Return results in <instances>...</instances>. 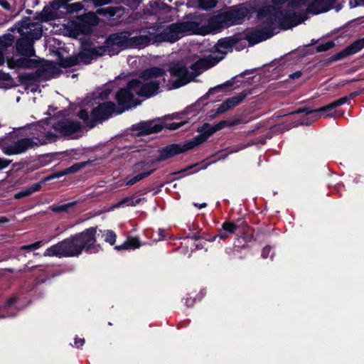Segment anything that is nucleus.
<instances>
[{
    "instance_id": "1",
    "label": "nucleus",
    "mask_w": 364,
    "mask_h": 364,
    "mask_svg": "<svg viewBox=\"0 0 364 364\" xmlns=\"http://www.w3.org/2000/svg\"><path fill=\"white\" fill-rule=\"evenodd\" d=\"M97 226L87 228L49 247L46 250L44 256L75 257L83 252L87 254L98 253L102 248L97 243Z\"/></svg>"
},
{
    "instance_id": "2",
    "label": "nucleus",
    "mask_w": 364,
    "mask_h": 364,
    "mask_svg": "<svg viewBox=\"0 0 364 364\" xmlns=\"http://www.w3.org/2000/svg\"><path fill=\"white\" fill-rule=\"evenodd\" d=\"M198 26V23L196 21H177L168 25L159 32V26H152L151 34L153 36V44L164 42L174 43L182 37L183 33L194 32Z\"/></svg>"
},
{
    "instance_id": "3",
    "label": "nucleus",
    "mask_w": 364,
    "mask_h": 364,
    "mask_svg": "<svg viewBox=\"0 0 364 364\" xmlns=\"http://www.w3.org/2000/svg\"><path fill=\"white\" fill-rule=\"evenodd\" d=\"M140 84L141 81L139 79H132L125 87L118 90L115 94V100L117 102L116 114H120L138 105L132 91L136 90Z\"/></svg>"
},
{
    "instance_id": "4",
    "label": "nucleus",
    "mask_w": 364,
    "mask_h": 364,
    "mask_svg": "<svg viewBox=\"0 0 364 364\" xmlns=\"http://www.w3.org/2000/svg\"><path fill=\"white\" fill-rule=\"evenodd\" d=\"M186 122H171V123H155V120L141 121L137 124H133L132 130L137 131L138 136H146L151 134L160 132L166 128L169 130H176L183 126Z\"/></svg>"
},
{
    "instance_id": "5",
    "label": "nucleus",
    "mask_w": 364,
    "mask_h": 364,
    "mask_svg": "<svg viewBox=\"0 0 364 364\" xmlns=\"http://www.w3.org/2000/svg\"><path fill=\"white\" fill-rule=\"evenodd\" d=\"M35 72L18 75V81L22 85H31L41 80H47L53 77V74L60 73L59 69L54 65L48 67L36 68Z\"/></svg>"
},
{
    "instance_id": "6",
    "label": "nucleus",
    "mask_w": 364,
    "mask_h": 364,
    "mask_svg": "<svg viewBox=\"0 0 364 364\" xmlns=\"http://www.w3.org/2000/svg\"><path fill=\"white\" fill-rule=\"evenodd\" d=\"M116 114V105L112 101H107L100 103L94 107L91 112V121L88 122L89 128L95 127L97 123H102L112 117V114Z\"/></svg>"
},
{
    "instance_id": "7",
    "label": "nucleus",
    "mask_w": 364,
    "mask_h": 364,
    "mask_svg": "<svg viewBox=\"0 0 364 364\" xmlns=\"http://www.w3.org/2000/svg\"><path fill=\"white\" fill-rule=\"evenodd\" d=\"M100 18L97 14L90 11L78 16V21L73 26L72 31L76 36L90 35L93 27L98 25Z\"/></svg>"
},
{
    "instance_id": "8",
    "label": "nucleus",
    "mask_w": 364,
    "mask_h": 364,
    "mask_svg": "<svg viewBox=\"0 0 364 364\" xmlns=\"http://www.w3.org/2000/svg\"><path fill=\"white\" fill-rule=\"evenodd\" d=\"M131 32L122 31L109 34L106 38V44L111 50V54L117 55L122 50L129 48V36Z\"/></svg>"
},
{
    "instance_id": "9",
    "label": "nucleus",
    "mask_w": 364,
    "mask_h": 364,
    "mask_svg": "<svg viewBox=\"0 0 364 364\" xmlns=\"http://www.w3.org/2000/svg\"><path fill=\"white\" fill-rule=\"evenodd\" d=\"M168 72L171 77H176L173 87L178 88L191 82L190 72L183 61H173L168 65Z\"/></svg>"
},
{
    "instance_id": "10",
    "label": "nucleus",
    "mask_w": 364,
    "mask_h": 364,
    "mask_svg": "<svg viewBox=\"0 0 364 364\" xmlns=\"http://www.w3.org/2000/svg\"><path fill=\"white\" fill-rule=\"evenodd\" d=\"M30 262H28L24 267L23 269L20 270L23 272L33 273L34 275H38L36 278L27 286V291L28 292L37 293L38 287L44 284L48 279V274L46 273L45 269L48 267L47 265H35L29 267Z\"/></svg>"
},
{
    "instance_id": "11",
    "label": "nucleus",
    "mask_w": 364,
    "mask_h": 364,
    "mask_svg": "<svg viewBox=\"0 0 364 364\" xmlns=\"http://www.w3.org/2000/svg\"><path fill=\"white\" fill-rule=\"evenodd\" d=\"M306 19L305 15L297 14L292 10H279L278 26L287 31L298 26Z\"/></svg>"
},
{
    "instance_id": "12",
    "label": "nucleus",
    "mask_w": 364,
    "mask_h": 364,
    "mask_svg": "<svg viewBox=\"0 0 364 364\" xmlns=\"http://www.w3.org/2000/svg\"><path fill=\"white\" fill-rule=\"evenodd\" d=\"M39 144L32 138L24 137L14 141L11 145L4 148L3 152L8 156L21 154L27 150L38 146Z\"/></svg>"
},
{
    "instance_id": "13",
    "label": "nucleus",
    "mask_w": 364,
    "mask_h": 364,
    "mask_svg": "<svg viewBox=\"0 0 364 364\" xmlns=\"http://www.w3.org/2000/svg\"><path fill=\"white\" fill-rule=\"evenodd\" d=\"M363 48H364V38H358L356 41L351 43L346 48L343 49L341 51L327 58L323 65H328L333 62L343 60L350 55L358 53Z\"/></svg>"
},
{
    "instance_id": "14",
    "label": "nucleus",
    "mask_w": 364,
    "mask_h": 364,
    "mask_svg": "<svg viewBox=\"0 0 364 364\" xmlns=\"http://www.w3.org/2000/svg\"><path fill=\"white\" fill-rule=\"evenodd\" d=\"M363 48H364V38H358L356 41L351 43L346 48L343 49L341 51L327 58L323 65H328L333 62L343 60L350 55L358 53Z\"/></svg>"
},
{
    "instance_id": "15",
    "label": "nucleus",
    "mask_w": 364,
    "mask_h": 364,
    "mask_svg": "<svg viewBox=\"0 0 364 364\" xmlns=\"http://www.w3.org/2000/svg\"><path fill=\"white\" fill-rule=\"evenodd\" d=\"M247 14L248 10L247 8L237 6H230L228 10L221 12L226 26L241 23Z\"/></svg>"
},
{
    "instance_id": "16",
    "label": "nucleus",
    "mask_w": 364,
    "mask_h": 364,
    "mask_svg": "<svg viewBox=\"0 0 364 364\" xmlns=\"http://www.w3.org/2000/svg\"><path fill=\"white\" fill-rule=\"evenodd\" d=\"M223 60L222 57H215V55H209L205 58L198 59L196 62L193 63L190 68L193 72L190 73L191 81L196 76L201 74L203 70H208L213 68Z\"/></svg>"
},
{
    "instance_id": "17",
    "label": "nucleus",
    "mask_w": 364,
    "mask_h": 364,
    "mask_svg": "<svg viewBox=\"0 0 364 364\" xmlns=\"http://www.w3.org/2000/svg\"><path fill=\"white\" fill-rule=\"evenodd\" d=\"M53 128L63 136H71L81 130L82 124L70 119H62L55 122Z\"/></svg>"
},
{
    "instance_id": "18",
    "label": "nucleus",
    "mask_w": 364,
    "mask_h": 364,
    "mask_svg": "<svg viewBox=\"0 0 364 364\" xmlns=\"http://www.w3.org/2000/svg\"><path fill=\"white\" fill-rule=\"evenodd\" d=\"M258 17L264 18V28H271L272 31H275V24L276 23H279V10L274 6L267 5L259 9Z\"/></svg>"
},
{
    "instance_id": "19",
    "label": "nucleus",
    "mask_w": 364,
    "mask_h": 364,
    "mask_svg": "<svg viewBox=\"0 0 364 364\" xmlns=\"http://www.w3.org/2000/svg\"><path fill=\"white\" fill-rule=\"evenodd\" d=\"M335 109V107L333 102H331L325 106H323L318 109H311V107H300L296 110L294 111L292 114H301L304 113L305 115H311L309 118L304 119L301 124L305 125H309L312 122H315L320 117L319 113L323 112H328Z\"/></svg>"
},
{
    "instance_id": "20",
    "label": "nucleus",
    "mask_w": 364,
    "mask_h": 364,
    "mask_svg": "<svg viewBox=\"0 0 364 364\" xmlns=\"http://www.w3.org/2000/svg\"><path fill=\"white\" fill-rule=\"evenodd\" d=\"M91 43L90 42L84 43L82 45L81 55L85 57L87 60L91 61V60L96 59L98 57L103 56L106 53L110 56L114 55L111 54V50L109 46L106 44V41L103 46H95L90 48Z\"/></svg>"
},
{
    "instance_id": "21",
    "label": "nucleus",
    "mask_w": 364,
    "mask_h": 364,
    "mask_svg": "<svg viewBox=\"0 0 364 364\" xmlns=\"http://www.w3.org/2000/svg\"><path fill=\"white\" fill-rule=\"evenodd\" d=\"M241 39L240 33L219 39L215 45V53L213 55H215V56L218 58L223 56V59L228 53L226 50H232V47L235 46Z\"/></svg>"
},
{
    "instance_id": "22",
    "label": "nucleus",
    "mask_w": 364,
    "mask_h": 364,
    "mask_svg": "<svg viewBox=\"0 0 364 364\" xmlns=\"http://www.w3.org/2000/svg\"><path fill=\"white\" fill-rule=\"evenodd\" d=\"M276 33L277 32L272 31V28H264L263 26L247 32L245 35L244 39L247 40L250 45L253 46L270 38Z\"/></svg>"
},
{
    "instance_id": "23",
    "label": "nucleus",
    "mask_w": 364,
    "mask_h": 364,
    "mask_svg": "<svg viewBox=\"0 0 364 364\" xmlns=\"http://www.w3.org/2000/svg\"><path fill=\"white\" fill-rule=\"evenodd\" d=\"M248 93L245 91L240 92L239 95L229 97L224 100L215 110H211V112H214V114H211L210 117L214 118L217 115L222 114L230 109L240 105L245 98L247 96Z\"/></svg>"
},
{
    "instance_id": "24",
    "label": "nucleus",
    "mask_w": 364,
    "mask_h": 364,
    "mask_svg": "<svg viewBox=\"0 0 364 364\" xmlns=\"http://www.w3.org/2000/svg\"><path fill=\"white\" fill-rule=\"evenodd\" d=\"M186 152L187 151L183 144H170L158 150V160L164 161Z\"/></svg>"
},
{
    "instance_id": "25",
    "label": "nucleus",
    "mask_w": 364,
    "mask_h": 364,
    "mask_svg": "<svg viewBox=\"0 0 364 364\" xmlns=\"http://www.w3.org/2000/svg\"><path fill=\"white\" fill-rule=\"evenodd\" d=\"M7 65L9 68H36L39 66V61L31 59V57L22 56L15 59L14 57H6Z\"/></svg>"
},
{
    "instance_id": "26",
    "label": "nucleus",
    "mask_w": 364,
    "mask_h": 364,
    "mask_svg": "<svg viewBox=\"0 0 364 364\" xmlns=\"http://www.w3.org/2000/svg\"><path fill=\"white\" fill-rule=\"evenodd\" d=\"M141 31L143 35L129 36V48L145 47L153 44V36L150 34L151 33V26L146 27Z\"/></svg>"
},
{
    "instance_id": "27",
    "label": "nucleus",
    "mask_w": 364,
    "mask_h": 364,
    "mask_svg": "<svg viewBox=\"0 0 364 364\" xmlns=\"http://www.w3.org/2000/svg\"><path fill=\"white\" fill-rule=\"evenodd\" d=\"M15 48L17 54L21 56L32 57L36 55L33 41L29 37L18 38L16 42Z\"/></svg>"
},
{
    "instance_id": "28",
    "label": "nucleus",
    "mask_w": 364,
    "mask_h": 364,
    "mask_svg": "<svg viewBox=\"0 0 364 364\" xmlns=\"http://www.w3.org/2000/svg\"><path fill=\"white\" fill-rule=\"evenodd\" d=\"M80 54L81 50L75 55L64 57L62 53H58L57 56L59 66L63 68H69L78 65L80 63H83L86 65L89 64L90 60H87L85 57L82 56Z\"/></svg>"
},
{
    "instance_id": "29",
    "label": "nucleus",
    "mask_w": 364,
    "mask_h": 364,
    "mask_svg": "<svg viewBox=\"0 0 364 364\" xmlns=\"http://www.w3.org/2000/svg\"><path fill=\"white\" fill-rule=\"evenodd\" d=\"M335 0H313L307 6L306 13L317 15L333 8Z\"/></svg>"
},
{
    "instance_id": "30",
    "label": "nucleus",
    "mask_w": 364,
    "mask_h": 364,
    "mask_svg": "<svg viewBox=\"0 0 364 364\" xmlns=\"http://www.w3.org/2000/svg\"><path fill=\"white\" fill-rule=\"evenodd\" d=\"M160 82L158 80L151 81L146 83H142L139 85L138 89L135 90L140 97H150L154 95L159 89Z\"/></svg>"
},
{
    "instance_id": "31",
    "label": "nucleus",
    "mask_w": 364,
    "mask_h": 364,
    "mask_svg": "<svg viewBox=\"0 0 364 364\" xmlns=\"http://www.w3.org/2000/svg\"><path fill=\"white\" fill-rule=\"evenodd\" d=\"M14 41L15 37L11 33H6L0 36V65H4L6 61V52L9 48H14Z\"/></svg>"
},
{
    "instance_id": "32",
    "label": "nucleus",
    "mask_w": 364,
    "mask_h": 364,
    "mask_svg": "<svg viewBox=\"0 0 364 364\" xmlns=\"http://www.w3.org/2000/svg\"><path fill=\"white\" fill-rule=\"evenodd\" d=\"M90 163L89 161H83L80 163H76L70 166V167L65 168L64 170L61 171H58L54 173H52L48 176V178L47 179H55L58 178L61 176L70 174V173H75L79 171L82 168H85L88 164Z\"/></svg>"
},
{
    "instance_id": "33",
    "label": "nucleus",
    "mask_w": 364,
    "mask_h": 364,
    "mask_svg": "<svg viewBox=\"0 0 364 364\" xmlns=\"http://www.w3.org/2000/svg\"><path fill=\"white\" fill-rule=\"evenodd\" d=\"M166 75L164 68L159 67H151L144 70L140 75V78L144 80H148L151 78L163 77Z\"/></svg>"
},
{
    "instance_id": "34",
    "label": "nucleus",
    "mask_w": 364,
    "mask_h": 364,
    "mask_svg": "<svg viewBox=\"0 0 364 364\" xmlns=\"http://www.w3.org/2000/svg\"><path fill=\"white\" fill-rule=\"evenodd\" d=\"M141 245V240L137 237L129 236L127 240L120 245H116L114 250H135L140 247Z\"/></svg>"
},
{
    "instance_id": "35",
    "label": "nucleus",
    "mask_w": 364,
    "mask_h": 364,
    "mask_svg": "<svg viewBox=\"0 0 364 364\" xmlns=\"http://www.w3.org/2000/svg\"><path fill=\"white\" fill-rule=\"evenodd\" d=\"M143 200V198H136L135 194L124 197L122 199H121L118 203L114 204L112 205V209L114 208H119L121 207H123L124 205L127 206H136V205L139 204L141 201Z\"/></svg>"
},
{
    "instance_id": "36",
    "label": "nucleus",
    "mask_w": 364,
    "mask_h": 364,
    "mask_svg": "<svg viewBox=\"0 0 364 364\" xmlns=\"http://www.w3.org/2000/svg\"><path fill=\"white\" fill-rule=\"evenodd\" d=\"M208 26L212 31L220 30V28L226 26L225 24L224 18L221 13L211 16L208 19Z\"/></svg>"
},
{
    "instance_id": "37",
    "label": "nucleus",
    "mask_w": 364,
    "mask_h": 364,
    "mask_svg": "<svg viewBox=\"0 0 364 364\" xmlns=\"http://www.w3.org/2000/svg\"><path fill=\"white\" fill-rule=\"evenodd\" d=\"M208 140V138L205 137L202 133H200V134L196 135L191 140L186 141L184 143V146L186 149V151H188L196 146L202 144L205 141Z\"/></svg>"
},
{
    "instance_id": "38",
    "label": "nucleus",
    "mask_w": 364,
    "mask_h": 364,
    "mask_svg": "<svg viewBox=\"0 0 364 364\" xmlns=\"http://www.w3.org/2000/svg\"><path fill=\"white\" fill-rule=\"evenodd\" d=\"M150 7L151 8L153 13H157L159 11H164L166 14L171 13L173 8L166 3L160 2L158 1H151L149 2Z\"/></svg>"
},
{
    "instance_id": "39",
    "label": "nucleus",
    "mask_w": 364,
    "mask_h": 364,
    "mask_svg": "<svg viewBox=\"0 0 364 364\" xmlns=\"http://www.w3.org/2000/svg\"><path fill=\"white\" fill-rule=\"evenodd\" d=\"M241 123H242V120L239 118H237V119H233L221 120L218 123L215 124L214 125L218 132L225 127H232L238 125Z\"/></svg>"
},
{
    "instance_id": "40",
    "label": "nucleus",
    "mask_w": 364,
    "mask_h": 364,
    "mask_svg": "<svg viewBox=\"0 0 364 364\" xmlns=\"http://www.w3.org/2000/svg\"><path fill=\"white\" fill-rule=\"evenodd\" d=\"M76 204V201H73L70 203H63L60 205L53 204L51 206H50V208L51 211L55 213H60L67 212L70 208L75 206Z\"/></svg>"
},
{
    "instance_id": "41",
    "label": "nucleus",
    "mask_w": 364,
    "mask_h": 364,
    "mask_svg": "<svg viewBox=\"0 0 364 364\" xmlns=\"http://www.w3.org/2000/svg\"><path fill=\"white\" fill-rule=\"evenodd\" d=\"M198 132L202 133L206 138H209L215 132H217L215 125H211L209 123H204L200 127L197 129Z\"/></svg>"
},
{
    "instance_id": "42",
    "label": "nucleus",
    "mask_w": 364,
    "mask_h": 364,
    "mask_svg": "<svg viewBox=\"0 0 364 364\" xmlns=\"http://www.w3.org/2000/svg\"><path fill=\"white\" fill-rule=\"evenodd\" d=\"M233 79L234 78H231L230 80H228L224 84H222V85H218L215 87H213V88H210L208 92H206L203 96H202L200 99H199V102H202V101H204V100H206L208 99L209 96L210 95H212L215 90H218V89H222L223 87H230V86H232L233 85Z\"/></svg>"
},
{
    "instance_id": "43",
    "label": "nucleus",
    "mask_w": 364,
    "mask_h": 364,
    "mask_svg": "<svg viewBox=\"0 0 364 364\" xmlns=\"http://www.w3.org/2000/svg\"><path fill=\"white\" fill-rule=\"evenodd\" d=\"M156 171V168L151 169L148 171L141 173L139 174L136 175L135 176L130 178L127 182V186H132L137 183L138 181L142 180L143 178H145L146 177H148L151 174H152Z\"/></svg>"
},
{
    "instance_id": "44",
    "label": "nucleus",
    "mask_w": 364,
    "mask_h": 364,
    "mask_svg": "<svg viewBox=\"0 0 364 364\" xmlns=\"http://www.w3.org/2000/svg\"><path fill=\"white\" fill-rule=\"evenodd\" d=\"M102 233V236L105 237V241L109 243L110 245H114L117 239V234L112 230H105L102 231L100 230Z\"/></svg>"
},
{
    "instance_id": "45",
    "label": "nucleus",
    "mask_w": 364,
    "mask_h": 364,
    "mask_svg": "<svg viewBox=\"0 0 364 364\" xmlns=\"http://www.w3.org/2000/svg\"><path fill=\"white\" fill-rule=\"evenodd\" d=\"M218 4L217 0H200L198 8L203 10H210L216 6Z\"/></svg>"
},
{
    "instance_id": "46",
    "label": "nucleus",
    "mask_w": 364,
    "mask_h": 364,
    "mask_svg": "<svg viewBox=\"0 0 364 364\" xmlns=\"http://www.w3.org/2000/svg\"><path fill=\"white\" fill-rule=\"evenodd\" d=\"M222 230L226 231L228 234H234L237 231V226L233 222L225 221L222 224Z\"/></svg>"
},
{
    "instance_id": "47",
    "label": "nucleus",
    "mask_w": 364,
    "mask_h": 364,
    "mask_svg": "<svg viewBox=\"0 0 364 364\" xmlns=\"http://www.w3.org/2000/svg\"><path fill=\"white\" fill-rule=\"evenodd\" d=\"M235 224L237 226V230H240V233L245 232L246 230H252L247 222L242 218L237 220Z\"/></svg>"
},
{
    "instance_id": "48",
    "label": "nucleus",
    "mask_w": 364,
    "mask_h": 364,
    "mask_svg": "<svg viewBox=\"0 0 364 364\" xmlns=\"http://www.w3.org/2000/svg\"><path fill=\"white\" fill-rule=\"evenodd\" d=\"M335 46V43L332 41H328L324 43H321L316 47L317 53L324 52L330 50Z\"/></svg>"
},
{
    "instance_id": "49",
    "label": "nucleus",
    "mask_w": 364,
    "mask_h": 364,
    "mask_svg": "<svg viewBox=\"0 0 364 364\" xmlns=\"http://www.w3.org/2000/svg\"><path fill=\"white\" fill-rule=\"evenodd\" d=\"M43 138L44 139L43 141H39L38 143L41 144H47L48 142L55 141L58 139V136L55 134L53 133L52 132L48 131L44 134Z\"/></svg>"
},
{
    "instance_id": "50",
    "label": "nucleus",
    "mask_w": 364,
    "mask_h": 364,
    "mask_svg": "<svg viewBox=\"0 0 364 364\" xmlns=\"http://www.w3.org/2000/svg\"><path fill=\"white\" fill-rule=\"evenodd\" d=\"M77 115L79 118L83 120L86 125L88 127V124H90L88 122L91 121V117L88 112L86 109H81L78 112Z\"/></svg>"
},
{
    "instance_id": "51",
    "label": "nucleus",
    "mask_w": 364,
    "mask_h": 364,
    "mask_svg": "<svg viewBox=\"0 0 364 364\" xmlns=\"http://www.w3.org/2000/svg\"><path fill=\"white\" fill-rule=\"evenodd\" d=\"M42 243H43L42 241H37V242H35L34 243H32V244H30V245H23L21 247V250H29V251H31L33 250H36V249H38V248H40L41 247Z\"/></svg>"
},
{
    "instance_id": "52",
    "label": "nucleus",
    "mask_w": 364,
    "mask_h": 364,
    "mask_svg": "<svg viewBox=\"0 0 364 364\" xmlns=\"http://www.w3.org/2000/svg\"><path fill=\"white\" fill-rule=\"evenodd\" d=\"M48 178V176L45 177L43 180H41L38 183H34V184H33L32 186H30L33 193L36 192V191H40L41 187H42V185L43 183H45L46 182L49 181L51 180V179H47Z\"/></svg>"
},
{
    "instance_id": "53",
    "label": "nucleus",
    "mask_w": 364,
    "mask_h": 364,
    "mask_svg": "<svg viewBox=\"0 0 364 364\" xmlns=\"http://www.w3.org/2000/svg\"><path fill=\"white\" fill-rule=\"evenodd\" d=\"M309 0H289L288 6L293 8H299L307 3Z\"/></svg>"
},
{
    "instance_id": "54",
    "label": "nucleus",
    "mask_w": 364,
    "mask_h": 364,
    "mask_svg": "<svg viewBox=\"0 0 364 364\" xmlns=\"http://www.w3.org/2000/svg\"><path fill=\"white\" fill-rule=\"evenodd\" d=\"M146 167H148V166H147V164L145 163V161H139V162L134 164V165L133 166V170L135 173L139 172V171L145 170V168Z\"/></svg>"
},
{
    "instance_id": "55",
    "label": "nucleus",
    "mask_w": 364,
    "mask_h": 364,
    "mask_svg": "<svg viewBox=\"0 0 364 364\" xmlns=\"http://www.w3.org/2000/svg\"><path fill=\"white\" fill-rule=\"evenodd\" d=\"M241 234H242V238L245 242H252V241L255 240L253 233H252V230H246L245 232H241Z\"/></svg>"
},
{
    "instance_id": "56",
    "label": "nucleus",
    "mask_w": 364,
    "mask_h": 364,
    "mask_svg": "<svg viewBox=\"0 0 364 364\" xmlns=\"http://www.w3.org/2000/svg\"><path fill=\"white\" fill-rule=\"evenodd\" d=\"M200 231L201 230H200L197 232H190L186 235V238L191 239L193 240H199L203 238H205V236L203 235L200 234Z\"/></svg>"
},
{
    "instance_id": "57",
    "label": "nucleus",
    "mask_w": 364,
    "mask_h": 364,
    "mask_svg": "<svg viewBox=\"0 0 364 364\" xmlns=\"http://www.w3.org/2000/svg\"><path fill=\"white\" fill-rule=\"evenodd\" d=\"M18 298L16 295H13L12 296H11L10 298H9L5 304H4V308H9L10 306H12L13 305H14L17 301H18Z\"/></svg>"
},
{
    "instance_id": "58",
    "label": "nucleus",
    "mask_w": 364,
    "mask_h": 364,
    "mask_svg": "<svg viewBox=\"0 0 364 364\" xmlns=\"http://www.w3.org/2000/svg\"><path fill=\"white\" fill-rule=\"evenodd\" d=\"M348 101V97L345 96V97H341V98H339V99H338V100H335V101H333L332 102H333L335 108H336V107H338L339 106H341V105L347 103Z\"/></svg>"
},
{
    "instance_id": "59",
    "label": "nucleus",
    "mask_w": 364,
    "mask_h": 364,
    "mask_svg": "<svg viewBox=\"0 0 364 364\" xmlns=\"http://www.w3.org/2000/svg\"><path fill=\"white\" fill-rule=\"evenodd\" d=\"M348 101V97L345 96V97H341V98H339V99H338V100H335V101H333L332 102H333L335 108H336V107H338L339 106H341V105L347 103Z\"/></svg>"
},
{
    "instance_id": "60",
    "label": "nucleus",
    "mask_w": 364,
    "mask_h": 364,
    "mask_svg": "<svg viewBox=\"0 0 364 364\" xmlns=\"http://www.w3.org/2000/svg\"><path fill=\"white\" fill-rule=\"evenodd\" d=\"M142 0H125L124 4L131 7V8H136L140 5Z\"/></svg>"
},
{
    "instance_id": "61",
    "label": "nucleus",
    "mask_w": 364,
    "mask_h": 364,
    "mask_svg": "<svg viewBox=\"0 0 364 364\" xmlns=\"http://www.w3.org/2000/svg\"><path fill=\"white\" fill-rule=\"evenodd\" d=\"M12 80L11 75L9 73H6L0 70V82H6Z\"/></svg>"
},
{
    "instance_id": "62",
    "label": "nucleus",
    "mask_w": 364,
    "mask_h": 364,
    "mask_svg": "<svg viewBox=\"0 0 364 364\" xmlns=\"http://www.w3.org/2000/svg\"><path fill=\"white\" fill-rule=\"evenodd\" d=\"M11 162L12 160L0 158V170L6 168Z\"/></svg>"
},
{
    "instance_id": "63",
    "label": "nucleus",
    "mask_w": 364,
    "mask_h": 364,
    "mask_svg": "<svg viewBox=\"0 0 364 364\" xmlns=\"http://www.w3.org/2000/svg\"><path fill=\"white\" fill-rule=\"evenodd\" d=\"M271 251V247L269 245L265 246L262 250L261 256L264 259H267L269 257V252Z\"/></svg>"
},
{
    "instance_id": "64",
    "label": "nucleus",
    "mask_w": 364,
    "mask_h": 364,
    "mask_svg": "<svg viewBox=\"0 0 364 364\" xmlns=\"http://www.w3.org/2000/svg\"><path fill=\"white\" fill-rule=\"evenodd\" d=\"M183 300H184V304L188 308L192 307L195 304V299L192 297H186L183 299Z\"/></svg>"
}]
</instances>
